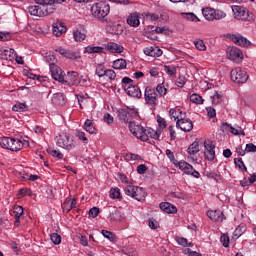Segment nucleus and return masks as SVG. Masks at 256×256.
I'll use <instances>...</instances> for the list:
<instances>
[{
    "instance_id": "10",
    "label": "nucleus",
    "mask_w": 256,
    "mask_h": 256,
    "mask_svg": "<svg viewBox=\"0 0 256 256\" xmlns=\"http://www.w3.org/2000/svg\"><path fill=\"white\" fill-rule=\"evenodd\" d=\"M129 131L140 141H147V135L145 134V128L135 122H130Z\"/></svg>"
},
{
    "instance_id": "52",
    "label": "nucleus",
    "mask_w": 256,
    "mask_h": 256,
    "mask_svg": "<svg viewBox=\"0 0 256 256\" xmlns=\"http://www.w3.org/2000/svg\"><path fill=\"white\" fill-rule=\"evenodd\" d=\"M212 101L216 105H219V103H221V101H223V94H221L219 92H215V94L212 97Z\"/></svg>"
},
{
    "instance_id": "29",
    "label": "nucleus",
    "mask_w": 256,
    "mask_h": 256,
    "mask_svg": "<svg viewBox=\"0 0 256 256\" xmlns=\"http://www.w3.org/2000/svg\"><path fill=\"white\" fill-rule=\"evenodd\" d=\"M106 49H107V51H110V53H123V51L125 50V48H123L122 45H119L114 42L108 43L106 45Z\"/></svg>"
},
{
    "instance_id": "55",
    "label": "nucleus",
    "mask_w": 256,
    "mask_h": 256,
    "mask_svg": "<svg viewBox=\"0 0 256 256\" xmlns=\"http://www.w3.org/2000/svg\"><path fill=\"white\" fill-rule=\"evenodd\" d=\"M175 239L178 245H181V247H187L189 245L187 238L177 236Z\"/></svg>"
},
{
    "instance_id": "59",
    "label": "nucleus",
    "mask_w": 256,
    "mask_h": 256,
    "mask_svg": "<svg viewBox=\"0 0 256 256\" xmlns=\"http://www.w3.org/2000/svg\"><path fill=\"white\" fill-rule=\"evenodd\" d=\"M232 126L229 123H223L220 127V131L223 133H231Z\"/></svg>"
},
{
    "instance_id": "20",
    "label": "nucleus",
    "mask_w": 256,
    "mask_h": 256,
    "mask_svg": "<svg viewBox=\"0 0 256 256\" xmlns=\"http://www.w3.org/2000/svg\"><path fill=\"white\" fill-rule=\"evenodd\" d=\"M229 38L231 39V41H233V43H235L236 45H239L240 47H249V45H251V42H249L247 38L241 35L232 34L230 35Z\"/></svg>"
},
{
    "instance_id": "23",
    "label": "nucleus",
    "mask_w": 256,
    "mask_h": 256,
    "mask_svg": "<svg viewBox=\"0 0 256 256\" xmlns=\"http://www.w3.org/2000/svg\"><path fill=\"white\" fill-rule=\"evenodd\" d=\"M207 217L211 219V221L221 222L225 219V215L221 210H209L207 212Z\"/></svg>"
},
{
    "instance_id": "11",
    "label": "nucleus",
    "mask_w": 256,
    "mask_h": 256,
    "mask_svg": "<svg viewBox=\"0 0 256 256\" xmlns=\"http://www.w3.org/2000/svg\"><path fill=\"white\" fill-rule=\"evenodd\" d=\"M176 167H178L180 171L186 173V175H192V177H195V179H199V177H201V174L197 170H195V168H193L191 164L187 163L186 161L177 162Z\"/></svg>"
},
{
    "instance_id": "13",
    "label": "nucleus",
    "mask_w": 256,
    "mask_h": 256,
    "mask_svg": "<svg viewBox=\"0 0 256 256\" xmlns=\"http://www.w3.org/2000/svg\"><path fill=\"white\" fill-rule=\"evenodd\" d=\"M227 57L230 61H234V63H241L243 61V52L235 46L228 47Z\"/></svg>"
},
{
    "instance_id": "60",
    "label": "nucleus",
    "mask_w": 256,
    "mask_h": 256,
    "mask_svg": "<svg viewBox=\"0 0 256 256\" xmlns=\"http://www.w3.org/2000/svg\"><path fill=\"white\" fill-rule=\"evenodd\" d=\"M0 41H11V33L0 32Z\"/></svg>"
},
{
    "instance_id": "7",
    "label": "nucleus",
    "mask_w": 256,
    "mask_h": 256,
    "mask_svg": "<svg viewBox=\"0 0 256 256\" xmlns=\"http://www.w3.org/2000/svg\"><path fill=\"white\" fill-rule=\"evenodd\" d=\"M202 15L207 21H219L221 19H225L227 17V13L223 12V10L213 9V8H203Z\"/></svg>"
},
{
    "instance_id": "28",
    "label": "nucleus",
    "mask_w": 256,
    "mask_h": 256,
    "mask_svg": "<svg viewBox=\"0 0 256 256\" xmlns=\"http://www.w3.org/2000/svg\"><path fill=\"white\" fill-rule=\"evenodd\" d=\"M160 209L161 211H164V213H171V214L177 213V206L169 202H161Z\"/></svg>"
},
{
    "instance_id": "40",
    "label": "nucleus",
    "mask_w": 256,
    "mask_h": 256,
    "mask_svg": "<svg viewBox=\"0 0 256 256\" xmlns=\"http://www.w3.org/2000/svg\"><path fill=\"white\" fill-rule=\"evenodd\" d=\"M75 135H76V137L79 138L80 141H82L84 143V145H87V143H89V139L87 138L84 131L76 130Z\"/></svg>"
},
{
    "instance_id": "18",
    "label": "nucleus",
    "mask_w": 256,
    "mask_h": 256,
    "mask_svg": "<svg viewBox=\"0 0 256 256\" xmlns=\"http://www.w3.org/2000/svg\"><path fill=\"white\" fill-rule=\"evenodd\" d=\"M51 103L56 105V107H63L67 103V98H65V94L58 92L52 95Z\"/></svg>"
},
{
    "instance_id": "21",
    "label": "nucleus",
    "mask_w": 256,
    "mask_h": 256,
    "mask_svg": "<svg viewBox=\"0 0 256 256\" xmlns=\"http://www.w3.org/2000/svg\"><path fill=\"white\" fill-rule=\"evenodd\" d=\"M170 119H174V121H181L187 117V113L183 112L179 108H171L169 110Z\"/></svg>"
},
{
    "instance_id": "12",
    "label": "nucleus",
    "mask_w": 256,
    "mask_h": 256,
    "mask_svg": "<svg viewBox=\"0 0 256 256\" xmlns=\"http://www.w3.org/2000/svg\"><path fill=\"white\" fill-rule=\"evenodd\" d=\"M50 72L52 75V79L55 81H59V83L66 84L65 80V72L59 66L55 65V63H50Z\"/></svg>"
},
{
    "instance_id": "6",
    "label": "nucleus",
    "mask_w": 256,
    "mask_h": 256,
    "mask_svg": "<svg viewBox=\"0 0 256 256\" xmlns=\"http://www.w3.org/2000/svg\"><path fill=\"white\" fill-rule=\"evenodd\" d=\"M124 193L136 201H144L147 195L142 187L133 184H127L124 188Z\"/></svg>"
},
{
    "instance_id": "24",
    "label": "nucleus",
    "mask_w": 256,
    "mask_h": 256,
    "mask_svg": "<svg viewBox=\"0 0 256 256\" xmlns=\"http://www.w3.org/2000/svg\"><path fill=\"white\" fill-rule=\"evenodd\" d=\"M144 53L148 57H161V55H163V50H161L157 46H151V47L145 48Z\"/></svg>"
},
{
    "instance_id": "1",
    "label": "nucleus",
    "mask_w": 256,
    "mask_h": 256,
    "mask_svg": "<svg viewBox=\"0 0 256 256\" xmlns=\"http://www.w3.org/2000/svg\"><path fill=\"white\" fill-rule=\"evenodd\" d=\"M37 3L42 7L29 6L28 13L36 17H45L47 15H51V13L55 11V8L53 7L55 3L57 4L65 3V0H37Z\"/></svg>"
},
{
    "instance_id": "5",
    "label": "nucleus",
    "mask_w": 256,
    "mask_h": 256,
    "mask_svg": "<svg viewBox=\"0 0 256 256\" xmlns=\"http://www.w3.org/2000/svg\"><path fill=\"white\" fill-rule=\"evenodd\" d=\"M0 146L9 151H21L23 149V140L19 138L1 137Z\"/></svg>"
},
{
    "instance_id": "63",
    "label": "nucleus",
    "mask_w": 256,
    "mask_h": 256,
    "mask_svg": "<svg viewBox=\"0 0 256 256\" xmlns=\"http://www.w3.org/2000/svg\"><path fill=\"white\" fill-rule=\"evenodd\" d=\"M220 241H221L223 247H229V236L223 234V235L220 237Z\"/></svg>"
},
{
    "instance_id": "26",
    "label": "nucleus",
    "mask_w": 256,
    "mask_h": 256,
    "mask_svg": "<svg viewBox=\"0 0 256 256\" xmlns=\"http://www.w3.org/2000/svg\"><path fill=\"white\" fill-rule=\"evenodd\" d=\"M65 85H79V73L72 71L68 72Z\"/></svg>"
},
{
    "instance_id": "45",
    "label": "nucleus",
    "mask_w": 256,
    "mask_h": 256,
    "mask_svg": "<svg viewBox=\"0 0 256 256\" xmlns=\"http://www.w3.org/2000/svg\"><path fill=\"white\" fill-rule=\"evenodd\" d=\"M156 91L160 97H165V95H167V88H165L163 83L157 85Z\"/></svg>"
},
{
    "instance_id": "58",
    "label": "nucleus",
    "mask_w": 256,
    "mask_h": 256,
    "mask_svg": "<svg viewBox=\"0 0 256 256\" xmlns=\"http://www.w3.org/2000/svg\"><path fill=\"white\" fill-rule=\"evenodd\" d=\"M104 77H108L110 81H115V78L117 77V73H115L114 70L108 69L106 70V74Z\"/></svg>"
},
{
    "instance_id": "14",
    "label": "nucleus",
    "mask_w": 256,
    "mask_h": 256,
    "mask_svg": "<svg viewBox=\"0 0 256 256\" xmlns=\"http://www.w3.org/2000/svg\"><path fill=\"white\" fill-rule=\"evenodd\" d=\"M137 115V112L135 110H128V109H120L118 110V118L120 121H123V123H134L133 118Z\"/></svg>"
},
{
    "instance_id": "36",
    "label": "nucleus",
    "mask_w": 256,
    "mask_h": 256,
    "mask_svg": "<svg viewBox=\"0 0 256 256\" xmlns=\"http://www.w3.org/2000/svg\"><path fill=\"white\" fill-rule=\"evenodd\" d=\"M12 111L25 113V111H29V106H27L25 103H17L12 107Z\"/></svg>"
},
{
    "instance_id": "61",
    "label": "nucleus",
    "mask_w": 256,
    "mask_h": 256,
    "mask_svg": "<svg viewBox=\"0 0 256 256\" xmlns=\"http://www.w3.org/2000/svg\"><path fill=\"white\" fill-rule=\"evenodd\" d=\"M206 111H207V115L210 119L217 117V112L214 110L213 107H207Z\"/></svg>"
},
{
    "instance_id": "62",
    "label": "nucleus",
    "mask_w": 256,
    "mask_h": 256,
    "mask_svg": "<svg viewBox=\"0 0 256 256\" xmlns=\"http://www.w3.org/2000/svg\"><path fill=\"white\" fill-rule=\"evenodd\" d=\"M15 217H21V215H23L24 210L22 206H16L14 207V211H13Z\"/></svg>"
},
{
    "instance_id": "47",
    "label": "nucleus",
    "mask_w": 256,
    "mask_h": 256,
    "mask_svg": "<svg viewBox=\"0 0 256 256\" xmlns=\"http://www.w3.org/2000/svg\"><path fill=\"white\" fill-rule=\"evenodd\" d=\"M166 156L168 157V159H170L171 163H173V165H175V167H177V163H179V161H177V159H175V154H173V151L167 149Z\"/></svg>"
},
{
    "instance_id": "31",
    "label": "nucleus",
    "mask_w": 256,
    "mask_h": 256,
    "mask_svg": "<svg viewBox=\"0 0 256 256\" xmlns=\"http://www.w3.org/2000/svg\"><path fill=\"white\" fill-rule=\"evenodd\" d=\"M109 221H112L114 223H119L123 221V213L117 209L112 211L109 216Z\"/></svg>"
},
{
    "instance_id": "50",
    "label": "nucleus",
    "mask_w": 256,
    "mask_h": 256,
    "mask_svg": "<svg viewBox=\"0 0 256 256\" xmlns=\"http://www.w3.org/2000/svg\"><path fill=\"white\" fill-rule=\"evenodd\" d=\"M96 75L99 77H105L107 70H105V66L103 65H98L95 71Z\"/></svg>"
},
{
    "instance_id": "56",
    "label": "nucleus",
    "mask_w": 256,
    "mask_h": 256,
    "mask_svg": "<svg viewBox=\"0 0 256 256\" xmlns=\"http://www.w3.org/2000/svg\"><path fill=\"white\" fill-rule=\"evenodd\" d=\"M145 17L146 20L150 22L159 20V14L156 13H146Z\"/></svg>"
},
{
    "instance_id": "30",
    "label": "nucleus",
    "mask_w": 256,
    "mask_h": 256,
    "mask_svg": "<svg viewBox=\"0 0 256 256\" xmlns=\"http://www.w3.org/2000/svg\"><path fill=\"white\" fill-rule=\"evenodd\" d=\"M144 133L146 135V141H149V137L151 139H159L161 136V130H153V128H147L144 130Z\"/></svg>"
},
{
    "instance_id": "41",
    "label": "nucleus",
    "mask_w": 256,
    "mask_h": 256,
    "mask_svg": "<svg viewBox=\"0 0 256 256\" xmlns=\"http://www.w3.org/2000/svg\"><path fill=\"white\" fill-rule=\"evenodd\" d=\"M47 153H49V155H51L52 157H55L56 159H59V160L63 159V153H61V151L59 150L48 148Z\"/></svg>"
},
{
    "instance_id": "32",
    "label": "nucleus",
    "mask_w": 256,
    "mask_h": 256,
    "mask_svg": "<svg viewBox=\"0 0 256 256\" xmlns=\"http://www.w3.org/2000/svg\"><path fill=\"white\" fill-rule=\"evenodd\" d=\"M84 129L87 131V133H90V135H95V133H97V128H95V123H93V120L87 119L84 123Z\"/></svg>"
},
{
    "instance_id": "33",
    "label": "nucleus",
    "mask_w": 256,
    "mask_h": 256,
    "mask_svg": "<svg viewBox=\"0 0 256 256\" xmlns=\"http://www.w3.org/2000/svg\"><path fill=\"white\" fill-rule=\"evenodd\" d=\"M181 16L186 19V21H192L194 23H199V21H201V19H199L193 12H182Z\"/></svg>"
},
{
    "instance_id": "49",
    "label": "nucleus",
    "mask_w": 256,
    "mask_h": 256,
    "mask_svg": "<svg viewBox=\"0 0 256 256\" xmlns=\"http://www.w3.org/2000/svg\"><path fill=\"white\" fill-rule=\"evenodd\" d=\"M50 239L54 245H61V235L57 233H52Z\"/></svg>"
},
{
    "instance_id": "42",
    "label": "nucleus",
    "mask_w": 256,
    "mask_h": 256,
    "mask_svg": "<svg viewBox=\"0 0 256 256\" xmlns=\"http://www.w3.org/2000/svg\"><path fill=\"white\" fill-rule=\"evenodd\" d=\"M190 101L196 103V105H203V97L199 94H192L190 96Z\"/></svg>"
},
{
    "instance_id": "57",
    "label": "nucleus",
    "mask_w": 256,
    "mask_h": 256,
    "mask_svg": "<svg viewBox=\"0 0 256 256\" xmlns=\"http://www.w3.org/2000/svg\"><path fill=\"white\" fill-rule=\"evenodd\" d=\"M187 83V78L185 76H179L176 80V85L180 88L185 87V84Z\"/></svg>"
},
{
    "instance_id": "17",
    "label": "nucleus",
    "mask_w": 256,
    "mask_h": 256,
    "mask_svg": "<svg viewBox=\"0 0 256 256\" xmlns=\"http://www.w3.org/2000/svg\"><path fill=\"white\" fill-rule=\"evenodd\" d=\"M176 127L185 133H189V131H193V121L185 117L182 120H177Z\"/></svg>"
},
{
    "instance_id": "51",
    "label": "nucleus",
    "mask_w": 256,
    "mask_h": 256,
    "mask_svg": "<svg viewBox=\"0 0 256 256\" xmlns=\"http://www.w3.org/2000/svg\"><path fill=\"white\" fill-rule=\"evenodd\" d=\"M230 133L232 135H243L245 136V131H243V128L237 126L236 128L232 126V129H230Z\"/></svg>"
},
{
    "instance_id": "4",
    "label": "nucleus",
    "mask_w": 256,
    "mask_h": 256,
    "mask_svg": "<svg viewBox=\"0 0 256 256\" xmlns=\"http://www.w3.org/2000/svg\"><path fill=\"white\" fill-rule=\"evenodd\" d=\"M111 12V6L106 1L95 3L91 7V13L96 19H105Z\"/></svg>"
},
{
    "instance_id": "3",
    "label": "nucleus",
    "mask_w": 256,
    "mask_h": 256,
    "mask_svg": "<svg viewBox=\"0 0 256 256\" xmlns=\"http://www.w3.org/2000/svg\"><path fill=\"white\" fill-rule=\"evenodd\" d=\"M232 11L234 14V18H236L238 21H244L251 23L255 21V15H253V12L249 11L246 7L243 6H232Z\"/></svg>"
},
{
    "instance_id": "48",
    "label": "nucleus",
    "mask_w": 256,
    "mask_h": 256,
    "mask_svg": "<svg viewBox=\"0 0 256 256\" xmlns=\"http://www.w3.org/2000/svg\"><path fill=\"white\" fill-rule=\"evenodd\" d=\"M81 58V54L79 52H73L68 50L66 52V59H80Z\"/></svg>"
},
{
    "instance_id": "39",
    "label": "nucleus",
    "mask_w": 256,
    "mask_h": 256,
    "mask_svg": "<svg viewBox=\"0 0 256 256\" xmlns=\"http://www.w3.org/2000/svg\"><path fill=\"white\" fill-rule=\"evenodd\" d=\"M204 175L208 179H214L215 181H219V179H221V175H219L217 172H213L209 170H205Z\"/></svg>"
},
{
    "instance_id": "25",
    "label": "nucleus",
    "mask_w": 256,
    "mask_h": 256,
    "mask_svg": "<svg viewBox=\"0 0 256 256\" xmlns=\"http://www.w3.org/2000/svg\"><path fill=\"white\" fill-rule=\"evenodd\" d=\"M127 95L130 97H136V99H141L142 93L141 89H139V86L132 84V86L128 87L126 90Z\"/></svg>"
},
{
    "instance_id": "34",
    "label": "nucleus",
    "mask_w": 256,
    "mask_h": 256,
    "mask_svg": "<svg viewBox=\"0 0 256 256\" xmlns=\"http://www.w3.org/2000/svg\"><path fill=\"white\" fill-rule=\"evenodd\" d=\"M112 67L116 70L127 69V60L123 58L117 59L113 62Z\"/></svg>"
},
{
    "instance_id": "64",
    "label": "nucleus",
    "mask_w": 256,
    "mask_h": 256,
    "mask_svg": "<svg viewBox=\"0 0 256 256\" xmlns=\"http://www.w3.org/2000/svg\"><path fill=\"white\" fill-rule=\"evenodd\" d=\"M246 153H256V146L253 143L246 144Z\"/></svg>"
},
{
    "instance_id": "43",
    "label": "nucleus",
    "mask_w": 256,
    "mask_h": 256,
    "mask_svg": "<svg viewBox=\"0 0 256 256\" xmlns=\"http://www.w3.org/2000/svg\"><path fill=\"white\" fill-rule=\"evenodd\" d=\"M122 84H123L122 87H124L125 90H126V89H129V87L135 85L133 79H131V78H129V77H124V78L122 79Z\"/></svg>"
},
{
    "instance_id": "35",
    "label": "nucleus",
    "mask_w": 256,
    "mask_h": 256,
    "mask_svg": "<svg viewBox=\"0 0 256 256\" xmlns=\"http://www.w3.org/2000/svg\"><path fill=\"white\" fill-rule=\"evenodd\" d=\"M201 151V147L199 146V142L194 141L187 149L189 155H197Z\"/></svg>"
},
{
    "instance_id": "46",
    "label": "nucleus",
    "mask_w": 256,
    "mask_h": 256,
    "mask_svg": "<svg viewBox=\"0 0 256 256\" xmlns=\"http://www.w3.org/2000/svg\"><path fill=\"white\" fill-rule=\"evenodd\" d=\"M194 45H195L196 49H198V51H206L207 50V46L205 45V42H203V40L194 41Z\"/></svg>"
},
{
    "instance_id": "44",
    "label": "nucleus",
    "mask_w": 256,
    "mask_h": 256,
    "mask_svg": "<svg viewBox=\"0 0 256 256\" xmlns=\"http://www.w3.org/2000/svg\"><path fill=\"white\" fill-rule=\"evenodd\" d=\"M111 199H121V190L119 188H112L110 190Z\"/></svg>"
},
{
    "instance_id": "8",
    "label": "nucleus",
    "mask_w": 256,
    "mask_h": 256,
    "mask_svg": "<svg viewBox=\"0 0 256 256\" xmlns=\"http://www.w3.org/2000/svg\"><path fill=\"white\" fill-rule=\"evenodd\" d=\"M144 99L148 107H151V109H155V107H157V101L159 99V96L157 95V92L153 87L147 86L144 92Z\"/></svg>"
},
{
    "instance_id": "53",
    "label": "nucleus",
    "mask_w": 256,
    "mask_h": 256,
    "mask_svg": "<svg viewBox=\"0 0 256 256\" xmlns=\"http://www.w3.org/2000/svg\"><path fill=\"white\" fill-rule=\"evenodd\" d=\"M87 53H103V47L94 46L86 48Z\"/></svg>"
},
{
    "instance_id": "15",
    "label": "nucleus",
    "mask_w": 256,
    "mask_h": 256,
    "mask_svg": "<svg viewBox=\"0 0 256 256\" xmlns=\"http://www.w3.org/2000/svg\"><path fill=\"white\" fill-rule=\"evenodd\" d=\"M204 148L205 159H207V161H213L215 159V145L213 144V141H204Z\"/></svg>"
},
{
    "instance_id": "22",
    "label": "nucleus",
    "mask_w": 256,
    "mask_h": 256,
    "mask_svg": "<svg viewBox=\"0 0 256 256\" xmlns=\"http://www.w3.org/2000/svg\"><path fill=\"white\" fill-rule=\"evenodd\" d=\"M74 41L77 43H81L82 41H85L87 39V29L84 27L77 28L73 32Z\"/></svg>"
},
{
    "instance_id": "38",
    "label": "nucleus",
    "mask_w": 256,
    "mask_h": 256,
    "mask_svg": "<svg viewBox=\"0 0 256 256\" xmlns=\"http://www.w3.org/2000/svg\"><path fill=\"white\" fill-rule=\"evenodd\" d=\"M234 164L240 171L246 172L247 171V166H245V162H243V158H235L234 159Z\"/></svg>"
},
{
    "instance_id": "54",
    "label": "nucleus",
    "mask_w": 256,
    "mask_h": 256,
    "mask_svg": "<svg viewBox=\"0 0 256 256\" xmlns=\"http://www.w3.org/2000/svg\"><path fill=\"white\" fill-rule=\"evenodd\" d=\"M102 235L109 241H115V234H113V232H109L108 230H102Z\"/></svg>"
},
{
    "instance_id": "2",
    "label": "nucleus",
    "mask_w": 256,
    "mask_h": 256,
    "mask_svg": "<svg viewBox=\"0 0 256 256\" xmlns=\"http://www.w3.org/2000/svg\"><path fill=\"white\" fill-rule=\"evenodd\" d=\"M55 141L58 147H61L66 151H73V149H75V145H77L75 139L67 133L57 135Z\"/></svg>"
},
{
    "instance_id": "37",
    "label": "nucleus",
    "mask_w": 256,
    "mask_h": 256,
    "mask_svg": "<svg viewBox=\"0 0 256 256\" xmlns=\"http://www.w3.org/2000/svg\"><path fill=\"white\" fill-rule=\"evenodd\" d=\"M164 72H166V74L170 77H175V75H177V67H175L174 65H165Z\"/></svg>"
},
{
    "instance_id": "9",
    "label": "nucleus",
    "mask_w": 256,
    "mask_h": 256,
    "mask_svg": "<svg viewBox=\"0 0 256 256\" xmlns=\"http://www.w3.org/2000/svg\"><path fill=\"white\" fill-rule=\"evenodd\" d=\"M230 77L231 81L238 84L247 83V80L249 79V75H247V72H245V70H242L241 68L233 69L230 72Z\"/></svg>"
},
{
    "instance_id": "27",
    "label": "nucleus",
    "mask_w": 256,
    "mask_h": 256,
    "mask_svg": "<svg viewBox=\"0 0 256 256\" xmlns=\"http://www.w3.org/2000/svg\"><path fill=\"white\" fill-rule=\"evenodd\" d=\"M126 21L130 27H139V25H141V21L139 20V13L137 12L130 14Z\"/></svg>"
},
{
    "instance_id": "16",
    "label": "nucleus",
    "mask_w": 256,
    "mask_h": 256,
    "mask_svg": "<svg viewBox=\"0 0 256 256\" xmlns=\"http://www.w3.org/2000/svg\"><path fill=\"white\" fill-rule=\"evenodd\" d=\"M15 57H17V52H15L13 48H0V59H4L5 61H15Z\"/></svg>"
},
{
    "instance_id": "19",
    "label": "nucleus",
    "mask_w": 256,
    "mask_h": 256,
    "mask_svg": "<svg viewBox=\"0 0 256 256\" xmlns=\"http://www.w3.org/2000/svg\"><path fill=\"white\" fill-rule=\"evenodd\" d=\"M66 32L67 26L63 22L58 21L52 25V33L55 37H61Z\"/></svg>"
}]
</instances>
